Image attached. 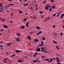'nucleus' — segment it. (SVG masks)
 Returning a JSON list of instances; mask_svg holds the SVG:
<instances>
[{"label":"nucleus","instance_id":"nucleus-29","mask_svg":"<svg viewBox=\"0 0 64 64\" xmlns=\"http://www.w3.org/2000/svg\"><path fill=\"white\" fill-rule=\"evenodd\" d=\"M3 6V4H0V7H2Z\"/></svg>","mask_w":64,"mask_h":64},{"label":"nucleus","instance_id":"nucleus-36","mask_svg":"<svg viewBox=\"0 0 64 64\" xmlns=\"http://www.w3.org/2000/svg\"><path fill=\"white\" fill-rule=\"evenodd\" d=\"M22 13H23V12H21V11L19 12V13L20 14H21Z\"/></svg>","mask_w":64,"mask_h":64},{"label":"nucleus","instance_id":"nucleus-12","mask_svg":"<svg viewBox=\"0 0 64 64\" xmlns=\"http://www.w3.org/2000/svg\"><path fill=\"white\" fill-rule=\"evenodd\" d=\"M50 60H49L48 62L49 63H50V62H52V61H53V59L52 58H50Z\"/></svg>","mask_w":64,"mask_h":64},{"label":"nucleus","instance_id":"nucleus-22","mask_svg":"<svg viewBox=\"0 0 64 64\" xmlns=\"http://www.w3.org/2000/svg\"><path fill=\"white\" fill-rule=\"evenodd\" d=\"M41 57L42 58V59H44V58H45V56H41Z\"/></svg>","mask_w":64,"mask_h":64},{"label":"nucleus","instance_id":"nucleus-2","mask_svg":"<svg viewBox=\"0 0 64 64\" xmlns=\"http://www.w3.org/2000/svg\"><path fill=\"white\" fill-rule=\"evenodd\" d=\"M41 50L42 52H44L45 51V49H44V48L43 47L41 48Z\"/></svg>","mask_w":64,"mask_h":64},{"label":"nucleus","instance_id":"nucleus-6","mask_svg":"<svg viewBox=\"0 0 64 64\" xmlns=\"http://www.w3.org/2000/svg\"><path fill=\"white\" fill-rule=\"evenodd\" d=\"M3 27H4V28H8V26L6 25H3Z\"/></svg>","mask_w":64,"mask_h":64},{"label":"nucleus","instance_id":"nucleus-11","mask_svg":"<svg viewBox=\"0 0 64 64\" xmlns=\"http://www.w3.org/2000/svg\"><path fill=\"white\" fill-rule=\"evenodd\" d=\"M16 40L17 41H18V42H20V38H16Z\"/></svg>","mask_w":64,"mask_h":64},{"label":"nucleus","instance_id":"nucleus-19","mask_svg":"<svg viewBox=\"0 0 64 64\" xmlns=\"http://www.w3.org/2000/svg\"><path fill=\"white\" fill-rule=\"evenodd\" d=\"M45 10H47L49 9V8H48V7L46 6H45Z\"/></svg>","mask_w":64,"mask_h":64},{"label":"nucleus","instance_id":"nucleus-8","mask_svg":"<svg viewBox=\"0 0 64 64\" xmlns=\"http://www.w3.org/2000/svg\"><path fill=\"white\" fill-rule=\"evenodd\" d=\"M46 7H51V6H50L49 4H47L46 5Z\"/></svg>","mask_w":64,"mask_h":64},{"label":"nucleus","instance_id":"nucleus-44","mask_svg":"<svg viewBox=\"0 0 64 64\" xmlns=\"http://www.w3.org/2000/svg\"><path fill=\"white\" fill-rule=\"evenodd\" d=\"M10 5H12V6H14V4H10Z\"/></svg>","mask_w":64,"mask_h":64},{"label":"nucleus","instance_id":"nucleus-23","mask_svg":"<svg viewBox=\"0 0 64 64\" xmlns=\"http://www.w3.org/2000/svg\"><path fill=\"white\" fill-rule=\"evenodd\" d=\"M44 42H43V41H42L41 42V44H40V45H42V44L43 45H42V46L44 45V44H43Z\"/></svg>","mask_w":64,"mask_h":64},{"label":"nucleus","instance_id":"nucleus-31","mask_svg":"<svg viewBox=\"0 0 64 64\" xmlns=\"http://www.w3.org/2000/svg\"><path fill=\"white\" fill-rule=\"evenodd\" d=\"M56 48H57V50H58V49H59V48L57 46H56Z\"/></svg>","mask_w":64,"mask_h":64},{"label":"nucleus","instance_id":"nucleus-27","mask_svg":"<svg viewBox=\"0 0 64 64\" xmlns=\"http://www.w3.org/2000/svg\"><path fill=\"white\" fill-rule=\"evenodd\" d=\"M16 55L14 54H13L11 56V57L12 58V57H13V56H15Z\"/></svg>","mask_w":64,"mask_h":64},{"label":"nucleus","instance_id":"nucleus-39","mask_svg":"<svg viewBox=\"0 0 64 64\" xmlns=\"http://www.w3.org/2000/svg\"><path fill=\"white\" fill-rule=\"evenodd\" d=\"M59 16H60V14H57L56 16H57V17H59Z\"/></svg>","mask_w":64,"mask_h":64},{"label":"nucleus","instance_id":"nucleus-48","mask_svg":"<svg viewBox=\"0 0 64 64\" xmlns=\"http://www.w3.org/2000/svg\"><path fill=\"white\" fill-rule=\"evenodd\" d=\"M1 9H2V10H4V8H2V7L1 8Z\"/></svg>","mask_w":64,"mask_h":64},{"label":"nucleus","instance_id":"nucleus-10","mask_svg":"<svg viewBox=\"0 0 64 64\" xmlns=\"http://www.w3.org/2000/svg\"><path fill=\"white\" fill-rule=\"evenodd\" d=\"M16 34L17 36H18V37H19V36H20V33H17Z\"/></svg>","mask_w":64,"mask_h":64},{"label":"nucleus","instance_id":"nucleus-34","mask_svg":"<svg viewBox=\"0 0 64 64\" xmlns=\"http://www.w3.org/2000/svg\"><path fill=\"white\" fill-rule=\"evenodd\" d=\"M25 4L26 5V7H27V6H28V3H26Z\"/></svg>","mask_w":64,"mask_h":64},{"label":"nucleus","instance_id":"nucleus-17","mask_svg":"<svg viewBox=\"0 0 64 64\" xmlns=\"http://www.w3.org/2000/svg\"><path fill=\"white\" fill-rule=\"evenodd\" d=\"M25 28V26H23L22 27L20 28V29H24Z\"/></svg>","mask_w":64,"mask_h":64},{"label":"nucleus","instance_id":"nucleus-46","mask_svg":"<svg viewBox=\"0 0 64 64\" xmlns=\"http://www.w3.org/2000/svg\"><path fill=\"white\" fill-rule=\"evenodd\" d=\"M52 27L53 28H55V26H54V25H53L52 26Z\"/></svg>","mask_w":64,"mask_h":64},{"label":"nucleus","instance_id":"nucleus-47","mask_svg":"<svg viewBox=\"0 0 64 64\" xmlns=\"http://www.w3.org/2000/svg\"><path fill=\"white\" fill-rule=\"evenodd\" d=\"M57 64H61V63H60V62H58L57 63Z\"/></svg>","mask_w":64,"mask_h":64},{"label":"nucleus","instance_id":"nucleus-45","mask_svg":"<svg viewBox=\"0 0 64 64\" xmlns=\"http://www.w3.org/2000/svg\"><path fill=\"white\" fill-rule=\"evenodd\" d=\"M29 50H33V49L30 48L29 49Z\"/></svg>","mask_w":64,"mask_h":64},{"label":"nucleus","instance_id":"nucleus-56","mask_svg":"<svg viewBox=\"0 0 64 64\" xmlns=\"http://www.w3.org/2000/svg\"><path fill=\"white\" fill-rule=\"evenodd\" d=\"M61 18H63V16H62L61 15Z\"/></svg>","mask_w":64,"mask_h":64},{"label":"nucleus","instance_id":"nucleus-20","mask_svg":"<svg viewBox=\"0 0 64 64\" xmlns=\"http://www.w3.org/2000/svg\"><path fill=\"white\" fill-rule=\"evenodd\" d=\"M28 39H30V40H31V37H30V36H28V37H27Z\"/></svg>","mask_w":64,"mask_h":64},{"label":"nucleus","instance_id":"nucleus-53","mask_svg":"<svg viewBox=\"0 0 64 64\" xmlns=\"http://www.w3.org/2000/svg\"><path fill=\"white\" fill-rule=\"evenodd\" d=\"M38 54V53L37 52V53L35 52V54L36 55V54Z\"/></svg>","mask_w":64,"mask_h":64},{"label":"nucleus","instance_id":"nucleus-63","mask_svg":"<svg viewBox=\"0 0 64 64\" xmlns=\"http://www.w3.org/2000/svg\"><path fill=\"white\" fill-rule=\"evenodd\" d=\"M35 56H36V55H35V54H34V55L33 56H34V57H35Z\"/></svg>","mask_w":64,"mask_h":64},{"label":"nucleus","instance_id":"nucleus-3","mask_svg":"<svg viewBox=\"0 0 64 64\" xmlns=\"http://www.w3.org/2000/svg\"><path fill=\"white\" fill-rule=\"evenodd\" d=\"M34 40V42H39V40H38L37 39V38Z\"/></svg>","mask_w":64,"mask_h":64},{"label":"nucleus","instance_id":"nucleus-21","mask_svg":"<svg viewBox=\"0 0 64 64\" xmlns=\"http://www.w3.org/2000/svg\"><path fill=\"white\" fill-rule=\"evenodd\" d=\"M53 41L54 42V43H55V44H57V42L55 41V40H53Z\"/></svg>","mask_w":64,"mask_h":64},{"label":"nucleus","instance_id":"nucleus-16","mask_svg":"<svg viewBox=\"0 0 64 64\" xmlns=\"http://www.w3.org/2000/svg\"><path fill=\"white\" fill-rule=\"evenodd\" d=\"M17 61L18 63H22V62H23V61L21 60H18Z\"/></svg>","mask_w":64,"mask_h":64},{"label":"nucleus","instance_id":"nucleus-33","mask_svg":"<svg viewBox=\"0 0 64 64\" xmlns=\"http://www.w3.org/2000/svg\"><path fill=\"white\" fill-rule=\"evenodd\" d=\"M42 40H45V38L44 37H43L42 38Z\"/></svg>","mask_w":64,"mask_h":64},{"label":"nucleus","instance_id":"nucleus-37","mask_svg":"<svg viewBox=\"0 0 64 64\" xmlns=\"http://www.w3.org/2000/svg\"><path fill=\"white\" fill-rule=\"evenodd\" d=\"M36 16H34L33 18H34V19H36Z\"/></svg>","mask_w":64,"mask_h":64},{"label":"nucleus","instance_id":"nucleus-18","mask_svg":"<svg viewBox=\"0 0 64 64\" xmlns=\"http://www.w3.org/2000/svg\"><path fill=\"white\" fill-rule=\"evenodd\" d=\"M29 25V23H27L26 24V27H27L28 28V27H29V26L28 25Z\"/></svg>","mask_w":64,"mask_h":64},{"label":"nucleus","instance_id":"nucleus-54","mask_svg":"<svg viewBox=\"0 0 64 64\" xmlns=\"http://www.w3.org/2000/svg\"><path fill=\"white\" fill-rule=\"evenodd\" d=\"M8 54H9V53H8V52H7L6 53V55H8Z\"/></svg>","mask_w":64,"mask_h":64},{"label":"nucleus","instance_id":"nucleus-14","mask_svg":"<svg viewBox=\"0 0 64 64\" xmlns=\"http://www.w3.org/2000/svg\"><path fill=\"white\" fill-rule=\"evenodd\" d=\"M36 29H38V30H40L41 29V28L39 27V26H37L36 27Z\"/></svg>","mask_w":64,"mask_h":64},{"label":"nucleus","instance_id":"nucleus-4","mask_svg":"<svg viewBox=\"0 0 64 64\" xmlns=\"http://www.w3.org/2000/svg\"><path fill=\"white\" fill-rule=\"evenodd\" d=\"M56 60L57 62H60V60L58 57H56Z\"/></svg>","mask_w":64,"mask_h":64},{"label":"nucleus","instance_id":"nucleus-15","mask_svg":"<svg viewBox=\"0 0 64 64\" xmlns=\"http://www.w3.org/2000/svg\"><path fill=\"white\" fill-rule=\"evenodd\" d=\"M15 51L16 53H19V52H20L19 50H16Z\"/></svg>","mask_w":64,"mask_h":64},{"label":"nucleus","instance_id":"nucleus-60","mask_svg":"<svg viewBox=\"0 0 64 64\" xmlns=\"http://www.w3.org/2000/svg\"><path fill=\"white\" fill-rule=\"evenodd\" d=\"M53 59H54V60H56V58H53Z\"/></svg>","mask_w":64,"mask_h":64},{"label":"nucleus","instance_id":"nucleus-57","mask_svg":"<svg viewBox=\"0 0 64 64\" xmlns=\"http://www.w3.org/2000/svg\"><path fill=\"white\" fill-rule=\"evenodd\" d=\"M12 22H13V21H12V20H11L10 22V23H12Z\"/></svg>","mask_w":64,"mask_h":64},{"label":"nucleus","instance_id":"nucleus-61","mask_svg":"<svg viewBox=\"0 0 64 64\" xmlns=\"http://www.w3.org/2000/svg\"><path fill=\"white\" fill-rule=\"evenodd\" d=\"M46 1H44V3H46Z\"/></svg>","mask_w":64,"mask_h":64},{"label":"nucleus","instance_id":"nucleus-38","mask_svg":"<svg viewBox=\"0 0 64 64\" xmlns=\"http://www.w3.org/2000/svg\"><path fill=\"white\" fill-rule=\"evenodd\" d=\"M24 20H25L24 21H26L27 20V18H26L25 19H24Z\"/></svg>","mask_w":64,"mask_h":64},{"label":"nucleus","instance_id":"nucleus-43","mask_svg":"<svg viewBox=\"0 0 64 64\" xmlns=\"http://www.w3.org/2000/svg\"><path fill=\"white\" fill-rule=\"evenodd\" d=\"M56 14H60V12H56Z\"/></svg>","mask_w":64,"mask_h":64},{"label":"nucleus","instance_id":"nucleus-62","mask_svg":"<svg viewBox=\"0 0 64 64\" xmlns=\"http://www.w3.org/2000/svg\"><path fill=\"white\" fill-rule=\"evenodd\" d=\"M36 7H38V6H37V4H36Z\"/></svg>","mask_w":64,"mask_h":64},{"label":"nucleus","instance_id":"nucleus-51","mask_svg":"<svg viewBox=\"0 0 64 64\" xmlns=\"http://www.w3.org/2000/svg\"><path fill=\"white\" fill-rule=\"evenodd\" d=\"M51 0V2L52 3H53V2H54V1H53L54 0Z\"/></svg>","mask_w":64,"mask_h":64},{"label":"nucleus","instance_id":"nucleus-28","mask_svg":"<svg viewBox=\"0 0 64 64\" xmlns=\"http://www.w3.org/2000/svg\"><path fill=\"white\" fill-rule=\"evenodd\" d=\"M43 44H40L38 46V47H39V46H43Z\"/></svg>","mask_w":64,"mask_h":64},{"label":"nucleus","instance_id":"nucleus-30","mask_svg":"<svg viewBox=\"0 0 64 64\" xmlns=\"http://www.w3.org/2000/svg\"><path fill=\"white\" fill-rule=\"evenodd\" d=\"M52 10V8L51 7H50V8L49 10V11H51Z\"/></svg>","mask_w":64,"mask_h":64},{"label":"nucleus","instance_id":"nucleus-64","mask_svg":"<svg viewBox=\"0 0 64 64\" xmlns=\"http://www.w3.org/2000/svg\"><path fill=\"white\" fill-rule=\"evenodd\" d=\"M54 36H56V34H55V33L54 34Z\"/></svg>","mask_w":64,"mask_h":64},{"label":"nucleus","instance_id":"nucleus-9","mask_svg":"<svg viewBox=\"0 0 64 64\" xmlns=\"http://www.w3.org/2000/svg\"><path fill=\"white\" fill-rule=\"evenodd\" d=\"M11 44V42L8 43H7L6 45H7V46H10V45Z\"/></svg>","mask_w":64,"mask_h":64},{"label":"nucleus","instance_id":"nucleus-5","mask_svg":"<svg viewBox=\"0 0 64 64\" xmlns=\"http://www.w3.org/2000/svg\"><path fill=\"white\" fill-rule=\"evenodd\" d=\"M36 52H38V51H39V52H40V51H41V50H40V48L37 49L36 50Z\"/></svg>","mask_w":64,"mask_h":64},{"label":"nucleus","instance_id":"nucleus-13","mask_svg":"<svg viewBox=\"0 0 64 64\" xmlns=\"http://www.w3.org/2000/svg\"><path fill=\"white\" fill-rule=\"evenodd\" d=\"M37 61H38V60H34L33 61V62L35 63V62H37Z\"/></svg>","mask_w":64,"mask_h":64},{"label":"nucleus","instance_id":"nucleus-50","mask_svg":"<svg viewBox=\"0 0 64 64\" xmlns=\"http://www.w3.org/2000/svg\"><path fill=\"white\" fill-rule=\"evenodd\" d=\"M2 22H4L5 21V20L4 19H2Z\"/></svg>","mask_w":64,"mask_h":64},{"label":"nucleus","instance_id":"nucleus-32","mask_svg":"<svg viewBox=\"0 0 64 64\" xmlns=\"http://www.w3.org/2000/svg\"><path fill=\"white\" fill-rule=\"evenodd\" d=\"M6 6L7 7H9L10 6V5H7Z\"/></svg>","mask_w":64,"mask_h":64},{"label":"nucleus","instance_id":"nucleus-1","mask_svg":"<svg viewBox=\"0 0 64 64\" xmlns=\"http://www.w3.org/2000/svg\"><path fill=\"white\" fill-rule=\"evenodd\" d=\"M7 59H8L7 58H6L4 59L3 60V61H4V63H7V62H6V60H7Z\"/></svg>","mask_w":64,"mask_h":64},{"label":"nucleus","instance_id":"nucleus-25","mask_svg":"<svg viewBox=\"0 0 64 64\" xmlns=\"http://www.w3.org/2000/svg\"><path fill=\"white\" fill-rule=\"evenodd\" d=\"M52 8L53 9H55V8H56L55 6H52Z\"/></svg>","mask_w":64,"mask_h":64},{"label":"nucleus","instance_id":"nucleus-58","mask_svg":"<svg viewBox=\"0 0 64 64\" xmlns=\"http://www.w3.org/2000/svg\"><path fill=\"white\" fill-rule=\"evenodd\" d=\"M61 15H62V16H64V14H61Z\"/></svg>","mask_w":64,"mask_h":64},{"label":"nucleus","instance_id":"nucleus-40","mask_svg":"<svg viewBox=\"0 0 64 64\" xmlns=\"http://www.w3.org/2000/svg\"><path fill=\"white\" fill-rule=\"evenodd\" d=\"M60 34L61 36H62V35H63V33L62 32H61Z\"/></svg>","mask_w":64,"mask_h":64},{"label":"nucleus","instance_id":"nucleus-42","mask_svg":"<svg viewBox=\"0 0 64 64\" xmlns=\"http://www.w3.org/2000/svg\"><path fill=\"white\" fill-rule=\"evenodd\" d=\"M3 30H4L3 28H2V30H0V31H1V32L3 31Z\"/></svg>","mask_w":64,"mask_h":64},{"label":"nucleus","instance_id":"nucleus-59","mask_svg":"<svg viewBox=\"0 0 64 64\" xmlns=\"http://www.w3.org/2000/svg\"><path fill=\"white\" fill-rule=\"evenodd\" d=\"M3 42V41H2V42H0V44H1Z\"/></svg>","mask_w":64,"mask_h":64},{"label":"nucleus","instance_id":"nucleus-49","mask_svg":"<svg viewBox=\"0 0 64 64\" xmlns=\"http://www.w3.org/2000/svg\"><path fill=\"white\" fill-rule=\"evenodd\" d=\"M0 47L1 48V47H3V46L2 45H0Z\"/></svg>","mask_w":64,"mask_h":64},{"label":"nucleus","instance_id":"nucleus-55","mask_svg":"<svg viewBox=\"0 0 64 64\" xmlns=\"http://www.w3.org/2000/svg\"><path fill=\"white\" fill-rule=\"evenodd\" d=\"M7 6H5V8L6 9H7Z\"/></svg>","mask_w":64,"mask_h":64},{"label":"nucleus","instance_id":"nucleus-24","mask_svg":"<svg viewBox=\"0 0 64 64\" xmlns=\"http://www.w3.org/2000/svg\"><path fill=\"white\" fill-rule=\"evenodd\" d=\"M44 20H45L44 21V22H43L44 23H45V22H46V21H47V19L45 18Z\"/></svg>","mask_w":64,"mask_h":64},{"label":"nucleus","instance_id":"nucleus-35","mask_svg":"<svg viewBox=\"0 0 64 64\" xmlns=\"http://www.w3.org/2000/svg\"><path fill=\"white\" fill-rule=\"evenodd\" d=\"M56 14H54L53 15V16H56Z\"/></svg>","mask_w":64,"mask_h":64},{"label":"nucleus","instance_id":"nucleus-7","mask_svg":"<svg viewBox=\"0 0 64 64\" xmlns=\"http://www.w3.org/2000/svg\"><path fill=\"white\" fill-rule=\"evenodd\" d=\"M42 31H39L38 33V34H37V35H39V34H41L42 33Z\"/></svg>","mask_w":64,"mask_h":64},{"label":"nucleus","instance_id":"nucleus-52","mask_svg":"<svg viewBox=\"0 0 64 64\" xmlns=\"http://www.w3.org/2000/svg\"><path fill=\"white\" fill-rule=\"evenodd\" d=\"M32 33H33V32H32L30 33V35H31V34H32Z\"/></svg>","mask_w":64,"mask_h":64},{"label":"nucleus","instance_id":"nucleus-26","mask_svg":"<svg viewBox=\"0 0 64 64\" xmlns=\"http://www.w3.org/2000/svg\"><path fill=\"white\" fill-rule=\"evenodd\" d=\"M47 19L48 20H50V16H48L47 17Z\"/></svg>","mask_w":64,"mask_h":64},{"label":"nucleus","instance_id":"nucleus-41","mask_svg":"<svg viewBox=\"0 0 64 64\" xmlns=\"http://www.w3.org/2000/svg\"><path fill=\"white\" fill-rule=\"evenodd\" d=\"M40 14H42V13H43V12H40Z\"/></svg>","mask_w":64,"mask_h":64}]
</instances>
